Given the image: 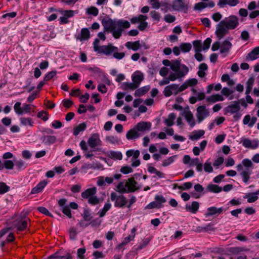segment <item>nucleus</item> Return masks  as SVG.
<instances>
[{
    "instance_id": "obj_1",
    "label": "nucleus",
    "mask_w": 259,
    "mask_h": 259,
    "mask_svg": "<svg viewBox=\"0 0 259 259\" xmlns=\"http://www.w3.org/2000/svg\"><path fill=\"white\" fill-rule=\"evenodd\" d=\"M102 24L104 28V32H112L113 36L116 39L120 37L123 28H128L131 26L127 21H116L108 18H104L102 21Z\"/></svg>"
},
{
    "instance_id": "obj_2",
    "label": "nucleus",
    "mask_w": 259,
    "mask_h": 259,
    "mask_svg": "<svg viewBox=\"0 0 259 259\" xmlns=\"http://www.w3.org/2000/svg\"><path fill=\"white\" fill-rule=\"evenodd\" d=\"M171 69L175 72L171 73L168 76L171 81L183 78L189 71L188 67L185 65L181 64L178 60L172 62Z\"/></svg>"
},
{
    "instance_id": "obj_3",
    "label": "nucleus",
    "mask_w": 259,
    "mask_h": 259,
    "mask_svg": "<svg viewBox=\"0 0 259 259\" xmlns=\"http://www.w3.org/2000/svg\"><path fill=\"white\" fill-rule=\"evenodd\" d=\"M253 163L248 159H244L242 161V164L237 166V170L240 172V174L242 177L243 181L247 183L250 179L251 174V169L253 168Z\"/></svg>"
},
{
    "instance_id": "obj_4",
    "label": "nucleus",
    "mask_w": 259,
    "mask_h": 259,
    "mask_svg": "<svg viewBox=\"0 0 259 259\" xmlns=\"http://www.w3.org/2000/svg\"><path fill=\"white\" fill-rule=\"evenodd\" d=\"M110 199L111 201H114V206L117 207L126 206L128 202L124 195L122 194L117 195V194L114 192L111 193Z\"/></svg>"
},
{
    "instance_id": "obj_5",
    "label": "nucleus",
    "mask_w": 259,
    "mask_h": 259,
    "mask_svg": "<svg viewBox=\"0 0 259 259\" xmlns=\"http://www.w3.org/2000/svg\"><path fill=\"white\" fill-rule=\"evenodd\" d=\"M88 143L89 146L92 148V152L98 151L100 150L99 148H96L97 146L102 145V141L100 139L99 134H93L89 139Z\"/></svg>"
},
{
    "instance_id": "obj_6",
    "label": "nucleus",
    "mask_w": 259,
    "mask_h": 259,
    "mask_svg": "<svg viewBox=\"0 0 259 259\" xmlns=\"http://www.w3.org/2000/svg\"><path fill=\"white\" fill-rule=\"evenodd\" d=\"M24 217H19L14 222V226L17 228L18 232L25 230L27 227V222L30 221L29 219H26Z\"/></svg>"
},
{
    "instance_id": "obj_7",
    "label": "nucleus",
    "mask_w": 259,
    "mask_h": 259,
    "mask_svg": "<svg viewBox=\"0 0 259 259\" xmlns=\"http://www.w3.org/2000/svg\"><path fill=\"white\" fill-rule=\"evenodd\" d=\"M222 21L229 29H234L239 25L238 19L235 16H231Z\"/></svg>"
},
{
    "instance_id": "obj_8",
    "label": "nucleus",
    "mask_w": 259,
    "mask_h": 259,
    "mask_svg": "<svg viewBox=\"0 0 259 259\" xmlns=\"http://www.w3.org/2000/svg\"><path fill=\"white\" fill-rule=\"evenodd\" d=\"M229 28L224 24L222 21L218 24L215 34L219 39L222 38L225 35L228 33Z\"/></svg>"
},
{
    "instance_id": "obj_9",
    "label": "nucleus",
    "mask_w": 259,
    "mask_h": 259,
    "mask_svg": "<svg viewBox=\"0 0 259 259\" xmlns=\"http://www.w3.org/2000/svg\"><path fill=\"white\" fill-rule=\"evenodd\" d=\"M196 110V116L199 122H201L205 117L209 115V111L205 106L202 105L198 107Z\"/></svg>"
},
{
    "instance_id": "obj_10",
    "label": "nucleus",
    "mask_w": 259,
    "mask_h": 259,
    "mask_svg": "<svg viewBox=\"0 0 259 259\" xmlns=\"http://www.w3.org/2000/svg\"><path fill=\"white\" fill-rule=\"evenodd\" d=\"M188 7V5L185 3V0H174L172 2V8L174 10L184 11L186 12Z\"/></svg>"
},
{
    "instance_id": "obj_11",
    "label": "nucleus",
    "mask_w": 259,
    "mask_h": 259,
    "mask_svg": "<svg viewBox=\"0 0 259 259\" xmlns=\"http://www.w3.org/2000/svg\"><path fill=\"white\" fill-rule=\"evenodd\" d=\"M164 95L165 97H169L172 94L177 95L178 92V84H171L166 86L163 91Z\"/></svg>"
},
{
    "instance_id": "obj_12",
    "label": "nucleus",
    "mask_w": 259,
    "mask_h": 259,
    "mask_svg": "<svg viewBox=\"0 0 259 259\" xmlns=\"http://www.w3.org/2000/svg\"><path fill=\"white\" fill-rule=\"evenodd\" d=\"M126 183L127 193L134 192L139 189V188L137 186V183L134 178L128 179L126 181Z\"/></svg>"
},
{
    "instance_id": "obj_13",
    "label": "nucleus",
    "mask_w": 259,
    "mask_h": 259,
    "mask_svg": "<svg viewBox=\"0 0 259 259\" xmlns=\"http://www.w3.org/2000/svg\"><path fill=\"white\" fill-rule=\"evenodd\" d=\"M232 47V44L230 41L228 39L224 40L221 44L220 53L226 56L229 53Z\"/></svg>"
},
{
    "instance_id": "obj_14",
    "label": "nucleus",
    "mask_w": 259,
    "mask_h": 259,
    "mask_svg": "<svg viewBox=\"0 0 259 259\" xmlns=\"http://www.w3.org/2000/svg\"><path fill=\"white\" fill-rule=\"evenodd\" d=\"M101 52L107 56L110 55L115 51L118 50V48L116 47L113 46L111 44H109L106 46H101L100 48Z\"/></svg>"
},
{
    "instance_id": "obj_15",
    "label": "nucleus",
    "mask_w": 259,
    "mask_h": 259,
    "mask_svg": "<svg viewBox=\"0 0 259 259\" xmlns=\"http://www.w3.org/2000/svg\"><path fill=\"white\" fill-rule=\"evenodd\" d=\"M240 109L239 102L234 101L232 104L227 106L225 109V110L226 113L234 114L237 113L239 111Z\"/></svg>"
},
{
    "instance_id": "obj_16",
    "label": "nucleus",
    "mask_w": 259,
    "mask_h": 259,
    "mask_svg": "<svg viewBox=\"0 0 259 259\" xmlns=\"http://www.w3.org/2000/svg\"><path fill=\"white\" fill-rule=\"evenodd\" d=\"M151 126V123L148 122L142 121L138 123L135 127L137 131L140 132H145L146 131H149Z\"/></svg>"
},
{
    "instance_id": "obj_17",
    "label": "nucleus",
    "mask_w": 259,
    "mask_h": 259,
    "mask_svg": "<svg viewBox=\"0 0 259 259\" xmlns=\"http://www.w3.org/2000/svg\"><path fill=\"white\" fill-rule=\"evenodd\" d=\"M136 231V229L135 228H133L131 231V234H130L127 237H125L123 241L122 242H121L120 244H119L117 248L118 249H120L122 246L125 245L126 244H127L131 240H132L134 239V238L135 237V232Z\"/></svg>"
},
{
    "instance_id": "obj_18",
    "label": "nucleus",
    "mask_w": 259,
    "mask_h": 259,
    "mask_svg": "<svg viewBox=\"0 0 259 259\" xmlns=\"http://www.w3.org/2000/svg\"><path fill=\"white\" fill-rule=\"evenodd\" d=\"M48 184V181L47 180H44L39 183L35 187H34L31 192V193L32 194H37L40 192L45 186Z\"/></svg>"
},
{
    "instance_id": "obj_19",
    "label": "nucleus",
    "mask_w": 259,
    "mask_h": 259,
    "mask_svg": "<svg viewBox=\"0 0 259 259\" xmlns=\"http://www.w3.org/2000/svg\"><path fill=\"white\" fill-rule=\"evenodd\" d=\"M183 115L190 126L193 127L195 125V122L191 112L189 110H185L183 113Z\"/></svg>"
},
{
    "instance_id": "obj_20",
    "label": "nucleus",
    "mask_w": 259,
    "mask_h": 259,
    "mask_svg": "<svg viewBox=\"0 0 259 259\" xmlns=\"http://www.w3.org/2000/svg\"><path fill=\"white\" fill-rule=\"evenodd\" d=\"M140 136V133L134 127L127 132L126 137L128 140H134L139 138Z\"/></svg>"
},
{
    "instance_id": "obj_21",
    "label": "nucleus",
    "mask_w": 259,
    "mask_h": 259,
    "mask_svg": "<svg viewBox=\"0 0 259 259\" xmlns=\"http://www.w3.org/2000/svg\"><path fill=\"white\" fill-rule=\"evenodd\" d=\"M243 145L246 147L251 149L256 148L258 145V142L257 141L252 142L248 139H245L242 141Z\"/></svg>"
},
{
    "instance_id": "obj_22",
    "label": "nucleus",
    "mask_w": 259,
    "mask_h": 259,
    "mask_svg": "<svg viewBox=\"0 0 259 259\" xmlns=\"http://www.w3.org/2000/svg\"><path fill=\"white\" fill-rule=\"evenodd\" d=\"M125 46L128 49H131L134 51L139 50L141 46L139 40L134 42L127 41L125 44Z\"/></svg>"
},
{
    "instance_id": "obj_23",
    "label": "nucleus",
    "mask_w": 259,
    "mask_h": 259,
    "mask_svg": "<svg viewBox=\"0 0 259 259\" xmlns=\"http://www.w3.org/2000/svg\"><path fill=\"white\" fill-rule=\"evenodd\" d=\"M96 192L97 189L96 187L89 188L81 193V196L83 198L89 199L90 197L94 196L96 193Z\"/></svg>"
},
{
    "instance_id": "obj_24",
    "label": "nucleus",
    "mask_w": 259,
    "mask_h": 259,
    "mask_svg": "<svg viewBox=\"0 0 259 259\" xmlns=\"http://www.w3.org/2000/svg\"><path fill=\"white\" fill-rule=\"evenodd\" d=\"M199 207V204L197 201H193L191 204L186 205V209L187 211L191 212L193 213H195L198 210Z\"/></svg>"
},
{
    "instance_id": "obj_25",
    "label": "nucleus",
    "mask_w": 259,
    "mask_h": 259,
    "mask_svg": "<svg viewBox=\"0 0 259 259\" xmlns=\"http://www.w3.org/2000/svg\"><path fill=\"white\" fill-rule=\"evenodd\" d=\"M222 207L217 208L215 207H210L207 208V215H212L216 214H220L223 212Z\"/></svg>"
},
{
    "instance_id": "obj_26",
    "label": "nucleus",
    "mask_w": 259,
    "mask_h": 259,
    "mask_svg": "<svg viewBox=\"0 0 259 259\" xmlns=\"http://www.w3.org/2000/svg\"><path fill=\"white\" fill-rule=\"evenodd\" d=\"M144 77L142 73H139L136 75H134L132 77V80L133 83L135 85H137V88H138L140 85L141 81L143 80Z\"/></svg>"
},
{
    "instance_id": "obj_27",
    "label": "nucleus",
    "mask_w": 259,
    "mask_h": 259,
    "mask_svg": "<svg viewBox=\"0 0 259 259\" xmlns=\"http://www.w3.org/2000/svg\"><path fill=\"white\" fill-rule=\"evenodd\" d=\"M259 57V47H256L253 49L251 52H250L247 56V58L251 60H254Z\"/></svg>"
},
{
    "instance_id": "obj_28",
    "label": "nucleus",
    "mask_w": 259,
    "mask_h": 259,
    "mask_svg": "<svg viewBox=\"0 0 259 259\" xmlns=\"http://www.w3.org/2000/svg\"><path fill=\"white\" fill-rule=\"evenodd\" d=\"M150 88L149 85L143 87L135 91V96L136 97H141L148 92Z\"/></svg>"
},
{
    "instance_id": "obj_29",
    "label": "nucleus",
    "mask_w": 259,
    "mask_h": 259,
    "mask_svg": "<svg viewBox=\"0 0 259 259\" xmlns=\"http://www.w3.org/2000/svg\"><path fill=\"white\" fill-rule=\"evenodd\" d=\"M90 37L89 30L87 28H83L81 30L80 35L77 36V38L82 40L88 39Z\"/></svg>"
},
{
    "instance_id": "obj_30",
    "label": "nucleus",
    "mask_w": 259,
    "mask_h": 259,
    "mask_svg": "<svg viewBox=\"0 0 259 259\" xmlns=\"http://www.w3.org/2000/svg\"><path fill=\"white\" fill-rule=\"evenodd\" d=\"M121 87L122 90L125 91L134 90L137 89V85H135L133 82H123L122 83Z\"/></svg>"
},
{
    "instance_id": "obj_31",
    "label": "nucleus",
    "mask_w": 259,
    "mask_h": 259,
    "mask_svg": "<svg viewBox=\"0 0 259 259\" xmlns=\"http://www.w3.org/2000/svg\"><path fill=\"white\" fill-rule=\"evenodd\" d=\"M224 100V98L219 94H216L214 95L210 96L208 97L206 99V101L209 102L215 103L217 101H223Z\"/></svg>"
},
{
    "instance_id": "obj_32",
    "label": "nucleus",
    "mask_w": 259,
    "mask_h": 259,
    "mask_svg": "<svg viewBox=\"0 0 259 259\" xmlns=\"http://www.w3.org/2000/svg\"><path fill=\"white\" fill-rule=\"evenodd\" d=\"M205 132L203 130H199L193 132L192 135L190 137V139L193 141L197 140L204 135Z\"/></svg>"
},
{
    "instance_id": "obj_33",
    "label": "nucleus",
    "mask_w": 259,
    "mask_h": 259,
    "mask_svg": "<svg viewBox=\"0 0 259 259\" xmlns=\"http://www.w3.org/2000/svg\"><path fill=\"white\" fill-rule=\"evenodd\" d=\"M254 81V78L253 77H250L249 78V79L247 80L246 82V91H245V94L248 95L250 94V93L251 91L252 87Z\"/></svg>"
},
{
    "instance_id": "obj_34",
    "label": "nucleus",
    "mask_w": 259,
    "mask_h": 259,
    "mask_svg": "<svg viewBox=\"0 0 259 259\" xmlns=\"http://www.w3.org/2000/svg\"><path fill=\"white\" fill-rule=\"evenodd\" d=\"M175 114L172 113L168 115V118L164 120V122L168 126H171L174 124V120L176 119Z\"/></svg>"
},
{
    "instance_id": "obj_35",
    "label": "nucleus",
    "mask_w": 259,
    "mask_h": 259,
    "mask_svg": "<svg viewBox=\"0 0 259 259\" xmlns=\"http://www.w3.org/2000/svg\"><path fill=\"white\" fill-rule=\"evenodd\" d=\"M108 157L112 159L121 160L122 155L120 152L110 151L108 154Z\"/></svg>"
},
{
    "instance_id": "obj_36",
    "label": "nucleus",
    "mask_w": 259,
    "mask_h": 259,
    "mask_svg": "<svg viewBox=\"0 0 259 259\" xmlns=\"http://www.w3.org/2000/svg\"><path fill=\"white\" fill-rule=\"evenodd\" d=\"M207 189L210 192L219 193L222 191V188L217 185L209 184L207 187Z\"/></svg>"
},
{
    "instance_id": "obj_37",
    "label": "nucleus",
    "mask_w": 259,
    "mask_h": 259,
    "mask_svg": "<svg viewBox=\"0 0 259 259\" xmlns=\"http://www.w3.org/2000/svg\"><path fill=\"white\" fill-rule=\"evenodd\" d=\"M86 124L85 123H81L74 129L73 134L75 136L78 135L80 132L83 131L86 128Z\"/></svg>"
},
{
    "instance_id": "obj_38",
    "label": "nucleus",
    "mask_w": 259,
    "mask_h": 259,
    "mask_svg": "<svg viewBox=\"0 0 259 259\" xmlns=\"http://www.w3.org/2000/svg\"><path fill=\"white\" fill-rule=\"evenodd\" d=\"M20 120L21 124L23 125H29L30 126H33V121L31 118L22 117L20 119Z\"/></svg>"
},
{
    "instance_id": "obj_39",
    "label": "nucleus",
    "mask_w": 259,
    "mask_h": 259,
    "mask_svg": "<svg viewBox=\"0 0 259 259\" xmlns=\"http://www.w3.org/2000/svg\"><path fill=\"white\" fill-rule=\"evenodd\" d=\"M117 191L120 193H127L126 182L125 183L123 182L119 183L117 186Z\"/></svg>"
},
{
    "instance_id": "obj_40",
    "label": "nucleus",
    "mask_w": 259,
    "mask_h": 259,
    "mask_svg": "<svg viewBox=\"0 0 259 259\" xmlns=\"http://www.w3.org/2000/svg\"><path fill=\"white\" fill-rule=\"evenodd\" d=\"M192 48V46L190 43H183L180 46V48L183 52H189Z\"/></svg>"
},
{
    "instance_id": "obj_41",
    "label": "nucleus",
    "mask_w": 259,
    "mask_h": 259,
    "mask_svg": "<svg viewBox=\"0 0 259 259\" xmlns=\"http://www.w3.org/2000/svg\"><path fill=\"white\" fill-rule=\"evenodd\" d=\"M44 141L47 144H53L56 141V137L54 136H45Z\"/></svg>"
},
{
    "instance_id": "obj_42",
    "label": "nucleus",
    "mask_w": 259,
    "mask_h": 259,
    "mask_svg": "<svg viewBox=\"0 0 259 259\" xmlns=\"http://www.w3.org/2000/svg\"><path fill=\"white\" fill-rule=\"evenodd\" d=\"M244 198H248L247 202L249 203H252L255 202L258 199V196L255 195L253 193H249L244 197Z\"/></svg>"
},
{
    "instance_id": "obj_43",
    "label": "nucleus",
    "mask_w": 259,
    "mask_h": 259,
    "mask_svg": "<svg viewBox=\"0 0 259 259\" xmlns=\"http://www.w3.org/2000/svg\"><path fill=\"white\" fill-rule=\"evenodd\" d=\"M106 141L112 144H118L119 142L117 137L113 136H107L106 137Z\"/></svg>"
},
{
    "instance_id": "obj_44",
    "label": "nucleus",
    "mask_w": 259,
    "mask_h": 259,
    "mask_svg": "<svg viewBox=\"0 0 259 259\" xmlns=\"http://www.w3.org/2000/svg\"><path fill=\"white\" fill-rule=\"evenodd\" d=\"M21 103L20 102H17L14 106V109L16 113L19 115L23 114V107H21Z\"/></svg>"
},
{
    "instance_id": "obj_45",
    "label": "nucleus",
    "mask_w": 259,
    "mask_h": 259,
    "mask_svg": "<svg viewBox=\"0 0 259 259\" xmlns=\"http://www.w3.org/2000/svg\"><path fill=\"white\" fill-rule=\"evenodd\" d=\"M193 44L196 52H199L203 49L202 48V44L200 40H195L193 42Z\"/></svg>"
},
{
    "instance_id": "obj_46",
    "label": "nucleus",
    "mask_w": 259,
    "mask_h": 259,
    "mask_svg": "<svg viewBox=\"0 0 259 259\" xmlns=\"http://www.w3.org/2000/svg\"><path fill=\"white\" fill-rule=\"evenodd\" d=\"M10 187L4 182H0V194H3L8 192Z\"/></svg>"
},
{
    "instance_id": "obj_47",
    "label": "nucleus",
    "mask_w": 259,
    "mask_h": 259,
    "mask_svg": "<svg viewBox=\"0 0 259 259\" xmlns=\"http://www.w3.org/2000/svg\"><path fill=\"white\" fill-rule=\"evenodd\" d=\"M87 13L88 14L96 16L98 15L99 11L97 8L95 7H91L87 9Z\"/></svg>"
},
{
    "instance_id": "obj_48",
    "label": "nucleus",
    "mask_w": 259,
    "mask_h": 259,
    "mask_svg": "<svg viewBox=\"0 0 259 259\" xmlns=\"http://www.w3.org/2000/svg\"><path fill=\"white\" fill-rule=\"evenodd\" d=\"M162 206L161 204H160V203L157 202L156 201L152 202L149 204L146 208L148 209H151L153 208H159Z\"/></svg>"
},
{
    "instance_id": "obj_49",
    "label": "nucleus",
    "mask_w": 259,
    "mask_h": 259,
    "mask_svg": "<svg viewBox=\"0 0 259 259\" xmlns=\"http://www.w3.org/2000/svg\"><path fill=\"white\" fill-rule=\"evenodd\" d=\"M214 230H215V229L213 227V225L209 224L208 225H207L206 226H205L203 228H201L200 230H198V231L199 232H202V231L208 232V231H214Z\"/></svg>"
},
{
    "instance_id": "obj_50",
    "label": "nucleus",
    "mask_w": 259,
    "mask_h": 259,
    "mask_svg": "<svg viewBox=\"0 0 259 259\" xmlns=\"http://www.w3.org/2000/svg\"><path fill=\"white\" fill-rule=\"evenodd\" d=\"M175 156L170 157L163 161L162 166H167L174 161Z\"/></svg>"
},
{
    "instance_id": "obj_51",
    "label": "nucleus",
    "mask_w": 259,
    "mask_h": 259,
    "mask_svg": "<svg viewBox=\"0 0 259 259\" xmlns=\"http://www.w3.org/2000/svg\"><path fill=\"white\" fill-rule=\"evenodd\" d=\"M88 202L92 205H96L99 203L100 200L96 196H93L88 199Z\"/></svg>"
},
{
    "instance_id": "obj_52",
    "label": "nucleus",
    "mask_w": 259,
    "mask_h": 259,
    "mask_svg": "<svg viewBox=\"0 0 259 259\" xmlns=\"http://www.w3.org/2000/svg\"><path fill=\"white\" fill-rule=\"evenodd\" d=\"M4 167H5L7 169H12L14 166V163L12 160H6L4 161Z\"/></svg>"
},
{
    "instance_id": "obj_53",
    "label": "nucleus",
    "mask_w": 259,
    "mask_h": 259,
    "mask_svg": "<svg viewBox=\"0 0 259 259\" xmlns=\"http://www.w3.org/2000/svg\"><path fill=\"white\" fill-rule=\"evenodd\" d=\"M37 209L41 213L46 215H48L51 217H53V216L52 215L51 213H50L49 210L44 207H37Z\"/></svg>"
},
{
    "instance_id": "obj_54",
    "label": "nucleus",
    "mask_w": 259,
    "mask_h": 259,
    "mask_svg": "<svg viewBox=\"0 0 259 259\" xmlns=\"http://www.w3.org/2000/svg\"><path fill=\"white\" fill-rule=\"evenodd\" d=\"M62 212L64 214L66 215L69 218H72L71 211L68 206H65L62 208Z\"/></svg>"
},
{
    "instance_id": "obj_55",
    "label": "nucleus",
    "mask_w": 259,
    "mask_h": 259,
    "mask_svg": "<svg viewBox=\"0 0 259 259\" xmlns=\"http://www.w3.org/2000/svg\"><path fill=\"white\" fill-rule=\"evenodd\" d=\"M37 117L42 118L44 121L48 119V113L46 111H41L37 113Z\"/></svg>"
},
{
    "instance_id": "obj_56",
    "label": "nucleus",
    "mask_w": 259,
    "mask_h": 259,
    "mask_svg": "<svg viewBox=\"0 0 259 259\" xmlns=\"http://www.w3.org/2000/svg\"><path fill=\"white\" fill-rule=\"evenodd\" d=\"M70 238L72 240H75L76 239L77 232L75 228H71L69 230Z\"/></svg>"
},
{
    "instance_id": "obj_57",
    "label": "nucleus",
    "mask_w": 259,
    "mask_h": 259,
    "mask_svg": "<svg viewBox=\"0 0 259 259\" xmlns=\"http://www.w3.org/2000/svg\"><path fill=\"white\" fill-rule=\"evenodd\" d=\"M62 104L65 108L68 109L73 105V102L70 100L65 99L62 101Z\"/></svg>"
},
{
    "instance_id": "obj_58",
    "label": "nucleus",
    "mask_w": 259,
    "mask_h": 259,
    "mask_svg": "<svg viewBox=\"0 0 259 259\" xmlns=\"http://www.w3.org/2000/svg\"><path fill=\"white\" fill-rule=\"evenodd\" d=\"M113 56L116 59L120 60L124 57L125 53L124 52L118 53L115 51L113 53Z\"/></svg>"
},
{
    "instance_id": "obj_59",
    "label": "nucleus",
    "mask_w": 259,
    "mask_h": 259,
    "mask_svg": "<svg viewBox=\"0 0 259 259\" xmlns=\"http://www.w3.org/2000/svg\"><path fill=\"white\" fill-rule=\"evenodd\" d=\"M192 187V183L191 182L185 183L183 186H178V188L180 190L189 189Z\"/></svg>"
},
{
    "instance_id": "obj_60",
    "label": "nucleus",
    "mask_w": 259,
    "mask_h": 259,
    "mask_svg": "<svg viewBox=\"0 0 259 259\" xmlns=\"http://www.w3.org/2000/svg\"><path fill=\"white\" fill-rule=\"evenodd\" d=\"M57 72L56 71H52L49 72L45 77L44 80L48 81L52 79L54 76L56 75Z\"/></svg>"
},
{
    "instance_id": "obj_61",
    "label": "nucleus",
    "mask_w": 259,
    "mask_h": 259,
    "mask_svg": "<svg viewBox=\"0 0 259 259\" xmlns=\"http://www.w3.org/2000/svg\"><path fill=\"white\" fill-rule=\"evenodd\" d=\"M152 7L154 9H159L160 7V4L158 0H150Z\"/></svg>"
},
{
    "instance_id": "obj_62",
    "label": "nucleus",
    "mask_w": 259,
    "mask_h": 259,
    "mask_svg": "<svg viewBox=\"0 0 259 259\" xmlns=\"http://www.w3.org/2000/svg\"><path fill=\"white\" fill-rule=\"evenodd\" d=\"M233 92L234 91L233 90H231L227 88H224L222 90L223 95L226 97H229Z\"/></svg>"
},
{
    "instance_id": "obj_63",
    "label": "nucleus",
    "mask_w": 259,
    "mask_h": 259,
    "mask_svg": "<svg viewBox=\"0 0 259 259\" xmlns=\"http://www.w3.org/2000/svg\"><path fill=\"white\" fill-rule=\"evenodd\" d=\"M204 169L206 172H211L213 171V168L210 163L206 162L204 164Z\"/></svg>"
},
{
    "instance_id": "obj_64",
    "label": "nucleus",
    "mask_w": 259,
    "mask_h": 259,
    "mask_svg": "<svg viewBox=\"0 0 259 259\" xmlns=\"http://www.w3.org/2000/svg\"><path fill=\"white\" fill-rule=\"evenodd\" d=\"M133 170L132 168L130 166H123L120 169V171L124 174H127L133 172Z\"/></svg>"
}]
</instances>
